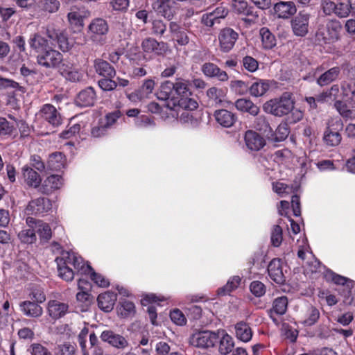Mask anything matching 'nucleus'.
Instances as JSON below:
<instances>
[{
	"mask_svg": "<svg viewBox=\"0 0 355 355\" xmlns=\"http://www.w3.org/2000/svg\"><path fill=\"white\" fill-rule=\"evenodd\" d=\"M55 261L59 276L67 282L71 281L74 277V272L69 265H72L76 270L83 274H87L92 270V267L89 264H85L82 257L73 252H63L61 257L55 259Z\"/></svg>",
	"mask_w": 355,
	"mask_h": 355,
	"instance_id": "1",
	"label": "nucleus"
},
{
	"mask_svg": "<svg viewBox=\"0 0 355 355\" xmlns=\"http://www.w3.org/2000/svg\"><path fill=\"white\" fill-rule=\"evenodd\" d=\"M295 108V101L290 92H284L279 98L266 101L263 110L273 116L282 117L288 114Z\"/></svg>",
	"mask_w": 355,
	"mask_h": 355,
	"instance_id": "2",
	"label": "nucleus"
},
{
	"mask_svg": "<svg viewBox=\"0 0 355 355\" xmlns=\"http://www.w3.org/2000/svg\"><path fill=\"white\" fill-rule=\"evenodd\" d=\"M342 29L340 23L337 20H327L318 26L316 39L324 44L334 43L339 39V33Z\"/></svg>",
	"mask_w": 355,
	"mask_h": 355,
	"instance_id": "3",
	"label": "nucleus"
},
{
	"mask_svg": "<svg viewBox=\"0 0 355 355\" xmlns=\"http://www.w3.org/2000/svg\"><path fill=\"white\" fill-rule=\"evenodd\" d=\"M218 339V336L215 332L202 331L195 333L190 338V343L198 347L208 348L214 347Z\"/></svg>",
	"mask_w": 355,
	"mask_h": 355,
	"instance_id": "4",
	"label": "nucleus"
},
{
	"mask_svg": "<svg viewBox=\"0 0 355 355\" xmlns=\"http://www.w3.org/2000/svg\"><path fill=\"white\" fill-rule=\"evenodd\" d=\"M37 63L46 68L58 67L62 61V55L51 48L46 49L43 53L37 56Z\"/></svg>",
	"mask_w": 355,
	"mask_h": 355,
	"instance_id": "5",
	"label": "nucleus"
},
{
	"mask_svg": "<svg viewBox=\"0 0 355 355\" xmlns=\"http://www.w3.org/2000/svg\"><path fill=\"white\" fill-rule=\"evenodd\" d=\"M310 14L300 11L291 21L293 33L297 37H304L309 32Z\"/></svg>",
	"mask_w": 355,
	"mask_h": 355,
	"instance_id": "6",
	"label": "nucleus"
},
{
	"mask_svg": "<svg viewBox=\"0 0 355 355\" xmlns=\"http://www.w3.org/2000/svg\"><path fill=\"white\" fill-rule=\"evenodd\" d=\"M88 33L93 42H102V37L107 33L109 26L105 19L102 18H96L91 21L88 26Z\"/></svg>",
	"mask_w": 355,
	"mask_h": 355,
	"instance_id": "7",
	"label": "nucleus"
},
{
	"mask_svg": "<svg viewBox=\"0 0 355 355\" xmlns=\"http://www.w3.org/2000/svg\"><path fill=\"white\" fill-rule=\"evenodd\" d=\"M51 209V201L48 198L40 197L30 201L26 206V211L29 215L42 216Z\"/></svg>",
	"mask_w": 355,
	"mask_h": 355,
	"instance_id": "8",
	"label": "nucleus"
},
{
	"mask_svg": "<svg viewBox=\"0 0 355 355\" xmlns=\"http://www.w3.org/2000/svg\"><path fill=\"white\" fill-rule=\"evenodd\" d=\"M100 338L102 341L107 343L112 347L118 349H124L129 346L128 340L121 334H116L112 330L103 331Z\"/></svg>",
	"mask_w": 355,
	"mask_h": 355,
	"instance_id": "9",
	"label": "nucleus"
},
{
	"mask_svg": "<svg viewBox=\"0 0 355 355\" xmlns=\"http://www.w3.org/2000/svg\"><path fill=\"white\" fill-rule=\"evenodd\" d=\"M239 35L231 28H223L218 35L220 48L223 52L230 51L238 40Z\"/></svg>",
	"mask_w": 355,
	"mask_h": 355,
	"instance_id": "10",
	"label": "nucleus"
},
{
	"mask_svg": "<svg viewBox=\"0 0 355 355\" xmlns=\"http://www.w3.org/2000/svg\"><path fill=\"white\" fill-rule=\"evenodd\" d=\"M175 0H156L152 7L157 14L171 20L175 13Z\"/></svg>",
	"mask_w": 355,
	"mask_h": 355,
	"instance_id": "11",
	"label": "nucleus"
},
{
	"mask_svg": "<svg viewBox=\"0 0 355 355\" xmlns=\"http://www.w3.org/2000/svg\"><path fill=\"white\" fill-rule=\"evenodd\" d=\"M233 7L234 10L244 16H250V18H242V20L248 25L256 23L258 19L257 12L254 10L252 7L248 6V3L244 0H234Z\"/></svg>",
	"mask_w": 355,
	"mask_h": 355,
	"instance_id": "12",
	"label": "nucleus"
},
{
	"mask_svg": "<svg viewBox=\"0 0 355 355\" xmlns=\"http://www.w3.org/2000/svg\"><path fill=\"white\" fill-rule=\"evenodd\" d=\"M142 50L146 53H155L163 55L168 51V44L164 42H158L155 38L146 37L141 44Z\"/></svg>",
	"mask_w": 355,
	"mask_h": 355,
	"instance_id": "13",
	"label": "nucleus"
},
{
	"mask_svg": "<svg viewBox=\"0 0 355 355\" xmlns=\"http://www.w3.org/2000/svg\"><path fill=\"white\" fill-rule=\"evenodd\" d=\"M244 140L247 148L252 151H259L266 145L265 139L254 130H249L245 132Z\"/></svg>",
	"mask_w": 355,
	"mask_h": 355,
	"instance_id": "14",
	"label": "nucleus"
},
{
	"mask_svg": "<svg viewBox=\"0 0 355 355\" xmlns=\"http://www.w3.org/2000/svg\"><path fill=\"white\" fill-rule=\"evenodd\" d=\"M42 117L53 127L62 123V116L57 109L51 104H45L40 110Z\"/></svg>",
	"mask_w": 355,
	"mask_h": 355,
	"instance_id": "15",
	"label": "nucleus"
},
{
	"mask_svg": "<svg viewBox=\"0 0 355 355\" xmlns=\"http://www.w3.org/2000/svg\"><path fill=\"white\" fill-rule=\"evenodd\" d=\"M268 272L270 277L278 284H284L286 277L283 272L282 263L280 259H272L268 265Z\"/></svg>",
	"mask_w": 355,
	"mask_h": 355,
	"instance_id": "16",
	"label": "nucleus"
},
{
	"mask_svg": "<svg viewBox=\"0 0 355 355\" xmlns=\"http://www.w3.org/2000/svg\"><path fill=\"white\" fill-rule=\"evenodd\" d=\"M69 305L58 300H50L47 304V313L53 320H58L66 315Z\"/></svg>",
	"mask_w": 355,
	"mask_h": 355,
	"instance_id": "17",
	"label": "nucleus"
},
{
	"mask_svg": "<svg viewBox=\"0 0 355 355\" xmlns=\"http://www.w3.org/2000/svg\"><path fill=\"white\" fill-rule=\"evenodd\" d=\"M274 11L278 18L288 19L295 15L297 8L293 1H279L275 4Z\"/></svg>",
	"mask_w": 355,
	"mask_h": 355,
	"instance_id": "18",
	"label": "nucleus"
},
{
	"mask_svg": "<svg viewBox=\"0 0 355 355\" xmlns=\"http://www.w3.org/2000/svg\"><path fill=\"white\" fill-rule=\"evenodd\" d=\"M234 105L239 112L248 113L253 116H257L260 112L259 107L249 98H239L235 101Z\"/></svg>",
	"mask_w": 355,
	"mask_h": 355,
	"instance_id": "19",
	"label": "nucleus"
},
{
	"mask_svg": "<svg viewBox=\"0 0 355 355\" xmlns=\"http://www.w3.org/2000/svg\"><path fill=\"white\" fill-rule=\"evenodd\" d=\"M201 70L205 76L209 78H216L220 81H227L228 76L225 71L221 70L216 64L206 62L202 64Z\"/></svg>",
	"mask_w": 355,
	"mask_h": 355,
	"instance_id": "20",
	"label": "nucleus"
},
{
	"mask_svg": "<svg viewBox=\"0 0 355 355\" xmlns=\"http://www.w3.org/2000/svg\"><path fill=\"white\" fill-rule=\"evenodd\" d=\"M96 101V93L92 87L80 91L76 96V103L80 107L92 106Z\"/></svg>",
	"mask_w": 355,
	"mask_h": 355,
	"instance_id": "21",
	"label": "nucleus"
},
{
	"mask_svg": "<svg viewBox=\"0 0 355 355\" xmlns=\"http://www.w3.org/2000/svg\"><path fill=\"white\" fill-rule=\"evenodd\" d=\"M95 71L104 78H114L116 76V70L107 61L97 58L94 62Z\"/></svg>",
	"mask_w": 355,
	"mask_h": 355,
	"instance_id": "22",
	"label": "nucleus"
},
{
	"mask_svg": "<svg viewBox=\"0 0 355 355\" xmlns=\"http://www.w3.org/2000/svg\"><path fill=\"white\" fill-rule=\"evenodd\" d=\"M62 184L61 176L58 175H51L44 180L40 191L44 194H50L55 190L58 189Z\"/></svg>",
	"mask_w": 355,
	"mask_h": 355,
	"instance_id": "23",
	"label": "nucleus"
},
{
	"mask_svg": "<svg viewBox=\"0 0 355 355\" xmlns=\"http://www.w3.org/2000/svg\"><path fill=\"white\" fill-rule=\"evenodd\" d=\"M214 116L216 121L225 128L232 127L236 122L237 117L235 114L225 109L215 111Z\"/></svg>",
	"mask_w": 355,
	"mask_h": 355,
	"instance_id": "24",
	"label": "nucleus"
},
{
	"mask_svg": "<svg viewBox=\"0 0 355 355\" xmlns=\"http://www.w3.org/2000/svg\"><path fill=\"white\" fill-rule=\"evenodd\" d=\"M20 310L28 317L38 318L43 313V309L39 303L31 301H24L19 304Z\"/></svg>",
	"mask_w": 355,
	"mask_h": 355,
	"instance_id": "25",
	"label": "nucleus"
},
{
	"mask_svg": "<svg viewBox=\"0 0 355 355\" xmlns=\"http://www.w3.org/2000/svg\"><path fill=\"white\" fill-rule=\"evenodd\" d=\"M116 300V294L110 291L100 294L97 298L98 307L105 312L112 310Z\"/></svg>",
	"mask_w": 355,
	"mask_h": 355,
	"instance_id": "26",
	"label": "nucleus"
},
{
	"mask_svg": "<svg viewBox=\"0 0 355 355\" xmlns=\"http://www.w3.org/2000/svg\"><path fill=\"white\" fill-rule=\"evenodd\" d=\"M28 44L30 47L39 54L43 53L49 48L48 41L39 33L32 35Z\"/></svg>",
	"mask_w": 355,
	"mask_h": 355,
	"instance_id": "27",
	"label": "nucleus"
},
{
	"mask_svg": "<svg viewBox=\"0 0 355 355\" xmlns=\"http://www.w3.org/2000/svg\"><path fill=\"white\" fill-rule=\"evenodd\" d=\"M340 73V69L334 67L321 74L317 79V83L320 86H326L336 80Z\"/></svg>",
	"mask_w": 355,
	"mask_h": 355,
	"instance_id": "28",
	"label": "nucleus"
},
{
	"mask_svg": "<svg viewBox=\"0 0 355 355\" xmlns=\"http://www.w3.org/2000/svg\"><path fill=\"white\" fill-rule=\"evenodd\" d=\"M23 175L25 182L29 187L34 188L40 187L42 181L40 175L32 168L24 166L23 168Z\"/></svg>",
	"mask_w": 355,
	"mask_h": 355,
	"instance_id": "29",
	"label": "nucleus"
},
{
	"mask_svg": "<svg viewBox=\"0 0 355 355\" xmlns=\"http://www.w3.org/2000/svg\"><path fill=\"white\" fill-rule=\"evenodd\" d=\"M65 164L64 155L60 152H56L49 155L46 167L51 171H59Z\"/></svg>",
	"mask_w": 355,
	"mask_h": 355,
	"instance_id": "30",
	"label": "nucleus"
},
{
	"mask_svg": "<svg viewBox=\"0 0 355 355\" xmlns=\"http://www.w3.org/2000/svg\"><path fill=\"white\" fill-rule=\"evenodd\" d=\"M290 133V129L287 123H281L275 132H270V135H268L269 140L273 142H280L284 141Z\"/></svg>",
	"mask_w": 355,
	"mask_h": 355,
	"instance_id": "31",
	"label": "nucleus"
},
{
	"mask_svg": "<svg viewBox=\"0 0 355 355\" xmlns=\"http://www.w3.org/2000/svg\"><path fill=\"white\" fill-rule=\"evenodd\" d=\"M269 88L270 85L268 80H259L251 85L249 87V92L252 96L260 97L263 96Z\"/></svg>",
	"mask_w": 355,
	"mask_h": 355,
	"instance_id": "32",
	"label": "nucleus"
},
{
	"mask_svg": "<svg viewBox=\"0 0 355 355\" xmlns=\"http://www.w3.org/2000/svg\"><path fill=\"white\" fill-rule=\"evenodd\" d=\"M259 35L261 38L262 46L265 49H271L276 45V38L270 31L263 27L259 31Z\"/></svg>",
	"mask_w": 355,
	"mask_h": 355,
	"instance_id": "33",
	"label": "nucleus"
},
{
	"mask_svg": "<svg viewBox=\"0 0 355 355\" xmlns=\"http://www.w3.org/2000/svg\"><path fill=\"white\" fill-rule=\"evenodd\" d=\"M236 336L243 342H248L251 340L252 333L251 328L245 322H239L235 326Z\"/></svg>",
	"mask_w": 355,
	"mask_h": 355,
	"instance_id": "34",
	"label": "nucleus"
},
{
	"mask_svg": "<svg viewBox=\"0 0 355 355\" xmlns=\"http://www.w3.org/2000/svg\"><path fill=\"white\" fill-rule=\"evenodd\" d=\"M234 346V343L232 336L225 334L220 338L218 352L221 355H227L230 354Z\"/></svg>",
	"mask_w": 355,
	"mask_h": 355,
	"instance_id": "35",
	"label": "nucleus"
},
{
	"mask_svg": "<svg viewBox=\"0 0 355 355\" xmlns=\"http://www.w3.org/2000/svg\"><path fill=\"white\" fill-rule=\"evenodd\" d=\"M60 72L64 78L71 82L80 81L83 78V75L77 69L68 66L62 65Z\"/></svg>",
	"mask_w": 355,
	"mask_h": 355,
	"instance_id": "36",
	"label": "nucleus"
},
{
	"mask_svg": "<svg viewBox=\"0 0 355 355\" xmlns=\"http://www.w3.org/2000/svg\"><path fill=\"white\" fill-rule=\"evenodd\" d=\"M342 95L344 98H355V79L349 78L340 84Z\"/></svg>",
	"mask_w": 355,
	"mask_h": 355,
	"instance_id": "37",
	"label": "nucleus"
},
{
	"mask_svg": "<svg viewBox=\"0 0 355 355\" xmlns=\"http://www.w3.org/2000/svg\"><path fill=\"white\" fill-rule=\"evenodd\" d=\"M17 238L23 244H33L37 241L35 230L23 229L18 233Z\"/></svg>",
	"mask_w": 355,
	"mask_h": 355,
	"instance_id": "38",
	"label": "nucleus"
},
{
	"mask_svg": "<svg viewBox=\"0 0 355 355\" xmlns=\"http://www.w3.org/2000/svg\"><path fill=\"white\" fill-rule=\"evenodd\" d=\"M334 107L343 118L346 119H355L354 112L350 110L343 101L336 100L334 103Z\"/></svg>",
	"mask_w": 355,
	"mask_h": 355,
	"instance_id": "39",
	"label": "nucleus"
},
{
	"mask_svg": "<svg viewBox=\"0 0 355 355\" xmlns=\"http://www.w3.org/2000/svg\"><path fill=\"white\" fill-rule=\"evenodd\" d=\"M69 24L74 31H80L83 27V18L76 11L70 12L67 15Z\"/></svg>",
	"mask_w": 355,
	"mask_h": 355,
	"instance_id": "40",
	"label": "nucleus"
},
{
	"mask_svg": "<svg viewBox=\"0 0 355 355\" xmlns=\"http://www.w3.org/2000/svg\"><path fill=\"white\" fill-rule=\"evenodd\" d=\"M173 90V83L168 80L165 81L160 85L159 91L157 94V98L160 100L166 101L169 98Z\"/></svg>",
	"mask_w": 355,
	"mask_h": 355,
	"instance_id": "41",
	"label": "nucleus"
},
{
	"mask_svg": "<svg viewBox=\"0 0 355 355\" xmlns=\"http://www.w3.org/2000/svg\"><path fill=\"white\" fill-rule=\"evenodd\" d=\"M173 85L174 91L178 95L182 96V98L191 95V92L189 87L188 81L184 79H178L175 83H173Z\"/></svg>",
	"mask_w": 355,
	"mask_h": 355,
	"instance_id": "42",
	"label": "nucleus"
},
{
	"mask_svg": "<svg viewBox=\"0 0 355 355\" xmlns=\"http://www.w3.org/2000/svg\"><path fill=\"white\" fill-rule=\"evenodd\" d=\"M254 128L260 132L263 133L272 132V128L270 127L269 122L264 115H260L257 116L254 121Z\"/></svg>",
	"mask_w": 355,
	"mask_h": 355,
	"instance_id": "43",
	"label": "nucleus"
},
{
	"mask_svg": "<svg viewBox=\"0 0 355 355\" xmlns=\"http://www.w3.org/2000/svg\"><path fill=\"white\" fill-rule=\"evenodd\" d=\"M241 278L239 276H233L227 281L225 286L218 290V293L220 295L229 294L233 290L238 288L241 283Z\"/></svg>",
	"mask_w": 355,
	"mask_h": 355,
	"instance_id": "44",
	"label": "nucleus"
},
{
	"mask_svg": "<svg viewBox=\"0 0 355 355\" xmlns=\"http://www.w3.org/2000/svg\"><path fill=\"white\" fill-rule=\"evenodd\" d=\"M341 139L342 137L338 132H333L328 130L324 132V141L329 146H338L340 143Z\"/></svg>",
	"mask_w": 355,
	"mask_h": 355,
	"instance_id": "45",
	"label": "nucleus"
},
{
	"mask_svg": "<svg viewBox=\"0 0 355 355\" xmlns=\"http://www.w3.org/2000/svg\"><path fill=\"white\" fill-rule=\"evenodd\" d=\"M288 306V299L285 296L276 298L272 304V310L278 315H284Z\"/></svg>",
	"mask_w": 355,
	"mask_h": 355,
	"instance_id": "46",
	"label": "nucleus"
},
{
	"mask_svg": "<svg viewBox=\"0 0 355 355\" xmlns=\"http://www.w3.org/2000/svg\"><path fill=\"white\" fill-rule=\"evenodd\" d=\"M60 2L58 0H40L38 6L44 11L53 13L60 8Z\"/></svg>",
	"mask_w": 355,
	"mask_h": 355,
	"instance_id": "47",
	"label": "nucleus"
},
{
	"mask_svg": "<svg viewBox=\"0 0 355 355\" xmlns=\"http://www.w3.org/2000/svg\"><path fill=\"white\" fill-rule=\"evenodd\" d=\"M320 318V312L318 309L313 306L309 307L306 318L303 321L306 326H312L317 322Z\"/></svg>",
	"mask_w": 355,
	"mask_h": 355,
	"instance_id": "48",
	"label": "nucleus"
},
{
	"mask_svg": "<svg viewBox=\"0 0 355 355\" xmlns=\"http://www.w3.org/2000/svg\"><path fill=\"white\" fill-rule=\"evenodd\" d=\"M37 224V229L35 230V232H37L41 239L49 241L52 236L49 225L42 221H40Z\"/></svg>",
	"mask_w": 355,
	"mask_h": 355,
	"instance_id": "49",
	"label": "nucleus"
},
{
	"mask_svg": "<svg viewBox=\"0 0 355 355\" xmlns=\"http://www.w3.org/2000/svg\"><path fill=\"white\" fill-rule=\"evenodd\" d=\"M152 34L155 36H163L166 31V24L162 19H154L152 21Z\"/></svg>",
	"mask_w": 355,
	"mask_h": 355,
	"instance_id": "50",
	"label": "nucleus"
},
{
	"mask_svg": "<svg viewBox=\"0 0 355 355\" xmlns=\"http://www.w3.org/2000/svg\"><path fill=\"white\" fill-rule=\"evenodd\" d=\"M349 4V0H345L336 3L334 14L340 18L348 17L350 14Z\"/></svg>",
	"mask_w": 355,
	"mask_h": 355,
	"instance_id": "51",
	"label": "nucleus"
},
{
	"mask_svg": "<svg viewBox=\"0 0 355 355\" xmlns=\"http://www.w3.org/2000/svg\"><path fill=\"white\" fill-rule=\"evenodd\" d=\"M15 130L13 123H10L6 118L0 117V136H10Z\"/></svg>",
	"mask_w": 355,
	"mask_h": 355,
	"instance_id": "52",
	"label": "nucleus"
},
{
	"mask_svg": "<svg viewBox=\"0 0 355 355\" xmlns=\"http://www.w3.org/2000/svg\"><path fill=\"white\" fill-rule=\"evenodd\" d=\"M48 33H59L55 35L59 48L62 51H67L70 49V44L67 35L62 31H48Z\"/></svg>",
	"mask_w": 355,
	"mask_h": 355,
	"instance_id": "53",
	"label": "nucleus"
},
{
	"mask_svg": "<svg viewBox=\"0 0 355 355\" xmlns=\"http://www.w3.org/2000/svg\"><path fill=\"white\" fill-rule=\"evenodd\" d=\"M178 106L180 107V110L191 111L198 107V103L195 100L187 96L179 100L178 102Z\"/></svg>",
	"mask_w": 355,
	"mask_h": 355,
	"instance_id": "54",
	"label": "nucleus"
},
{
	"mask_svg": "<svg viewBox=\"0 0 355 355\" xmlns=\"http://www.w3.org/2000/svg\"><path fill=\"white\" fill-rule=\"evenodd\" d=\"M30 296L34 302L39 304L43 303L46 300V295L44 288L40 286L33 287Z\"/></svg>",
	"mask_w": 355,
	"mask_h": 355,
	"instance_id": "55",
	"label": "nucleus"
},
{
	"mask_svg": "<svg viewBox=\"0 0 355 355\" xmlns=\"http://www.w3.org/2000/svg\"><path fill=\"white\" fill-rule=\"evenodd\" d=\"M282 242V229L279 225L273 226L271 232V243L273 246L279 247Z\"/></svg>",
	"mask_w": 355,
	"mask_h": 355,
	"instance_id": "56",
	"label": "nucleus"
},
{
	"mask_svg": "<svg viewBox=\"0 0 355 355\" xmlns=\"http://www.w3.org/2000/svg\"><path fill=\"white\" fill-rule=\"evenodd\" d=\"M155 81L153 79H147L144 80L139 91L144 98H147L153 93Z\"/></svg>",
	"mask_w": 355,
	"mask_h": 355,
	"instance_id": "57",
	"label": "nucleus"
},
{
	"mask_svg": "<svg viewBox=\"0 0 355 355\" xmlns=\"http://www.w3.org/2000/svg\"><path fill=\"white\" fill-rule=\"evenodd\" d=\"M108 130L107 127L100 119L98 124L92 127L91 130V135L95 138H99L105 136Z\"/></svg>",
	"mask_w": 355,
	"mask_h": 355,
	"instance_id": "58",
	"label": "nucleus"
},
{
	"mask_svg": "<svg viewBox=\"0 0 355 355\" xmlns=\"http://www.w3.org/2000/svg\"><path fill=\"white\" fill-rule=\"evenodd\" d=\"M250 290L254 295L259 297L266 293V288L262 282L254 281L250 285Z\"/></svg>",
	"mask_w": 355,
	"mask_h": 355,
	"instance_id": "59",
	"label": "nucleus"
},
{
	"mask_svg": "<svg viewBox=\"0 0 355 355\" xmlns=\"http://www.w3.org/2000/svg\"><path fill=\"white\" fill-rule=\"evenodd\" d=\"M121 116V113L119 110H115L112 112H110L105 116L103 119H101V120L104 123L105 125L107 127V128H110L116 121Z\"/></svg>",
	"mask_w": 355,
	"mask_h": 355,
	"instance_id": "60",
	"label": "nucleus"
},
{
	"mask_svg": "<svg viewBox=\"0 0 355 355\" xmlns=\"http://www.w3.org/2000/svg\"><path fill=\"white\" fill-rule=\"evenodd\" d=\"M90 275V278L92 281L94 282L96 284L101 287H107L109 286L110 283L107 279H106L101 275L96 273L93 268H92V270L89 271Z\"/></svg>",
	"mask_w": 355,
	"mask_h": 355,
	"instance_id": "61",
	"label": "nucleus"
},
{
	"mask_svg": "<svg viewBox=\"0 0 355 355\" xmlns=\"http://www.w3.org/2000/svg\"><path fill=\"white\" fill-rule=\"evenodd\" d=\"M170 318L171 320L178 325H184L187 322V319L184 315L179 309H174L170 313Z\"/></svg>",
	"mask_w": 355,
	"mask_h": 355,
	"instance_id": "62",
	"label": "nucleus"
},
{
	"mask_svg": "<svg viewBox=\"0 0 355 355\" xmlns=\"http://www.w3.org/2000/svg\"><path fill=\"white\" fill-rule=\"evenodd\" d=\"M243 66L250 72H254L257 70L259 64L257 60L251 56H245L243 58Z\"/></svg>",
	"mask_w": 355,
	"mask_h": 355,
	"instance_id": "63",
	"label": "nucleus"
},
{
	"mask_svg": "<svg viewBox=\"0 0 355 355\" xmlns=\"http://www.w3.org/2000/svg\"><path fill=\"white\" fill-rule=\"evenodd\" d=\"M29 350L32 355H52L46 347L39 343L32 344Z\"/></svg>",
	"mask_w": 355,
	"mask_h": 355,
	"instance_id": "64",
	"label": "nucleus"
}]
</instances>
